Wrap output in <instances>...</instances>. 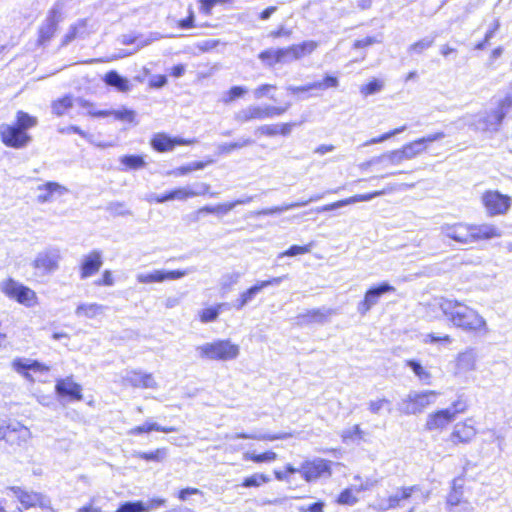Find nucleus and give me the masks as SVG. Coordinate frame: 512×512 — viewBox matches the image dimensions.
I'll use <instances>...</instances> for the list:
<instances>
[{
	"instance_id": "44",
	"label": "nucleus",
	"mask_w": 512,
	"mask_h": 512,
	"mask_svg": "<svg viewBox=\"0 0 512 512\" xmlns=\"http://www.w3.org/2000/svg\"><path fill=\"white\" fill-rule=\"evenodd\" d=\"M270 482V477L265 473H254L245 477L240 486L243 488H257Z\"/></svg>"
},
{
	"instance_id": "5",
	"label": "nucleus",
	"mask_w": 512,
	"mask_h": 512,
	"mask_svg": "<svg viewBox=\"0 0 512 512\" xmlns=\"http://www.w3.org/2000/svg\"><path fill=\"white\" fill-rule=\"evenodd\" d=\"M443 137V132H436L434 134L413 140L403 145L400 150L393 152L385 160L381 161V166L382 168H388L400 160L414 158L425 152L430 143L440 140Z\"/></svg>"
},
{
	"instance_id": "41",
	"label": "nucleus",
	"mask_w": 512,
	"mask_h": 512,
	"mask_svg": "<svg viewBox=\"0 0 512 512\" xmlns=\"http://www.w3.org/2000/svg\"><path fill=\"white\" fill-rule=\"evenodd\" d=\"M405 365L409 367L414 375L421 381L429 384L431 382L432 375L428 369H426L418 360L410 359L405 362Z\"/></svg>"
},
{
	"instance_id": "55",
	"label": "nucleus",
	"mask_w": 512,
	"mask_h": 512,
	"mask_svg": "<svg viewBox=\"0 0 512 512\" xmlns=\"http://www.w3.org/2000/svg\"><path fill=\"white\" fill-rule=\"evenodd\" d=\"M314 83L317 90L336 88L339 84L337 77L333 75H325L321 81H316Z\"/></svg>"
},
{
	"instance_id": "19",
	"label": "nucleus",
	"mask_w": 512,
	"mask_h": 512,
	"mask_svg": "<svg viewBox=\"0 0 512 512\" xmlns=\"http://www.w3.org/2000/svg\"><path fill=\"white\" fill-rule=\"evenodd\" d=\"M416 491V487H401L398 493L388 496L386 499L379 501L373 508L376 511L384 512L390 509H395L401 505L403 501L408 500Z\"/></svg>"
},
{
	"instance_id": "31",
	"label": "nucleus",
	"mask_w": 512,
	"mask_h": 512,
	"mask_svg": "<svg viewBox=\"0 0 512 512\" xmlns=\"http://www.w3.org/2000/svg\"><path fill=\"white\" fill-rule=\"evenodd\" d=\"M175 27L177 29H180V30H189V29H193V28H196V27L213 29V28H216L217 25L213 24L211 22H204V23H201V24H196L195 23V13H194L193 6L189 5L188 6V14H187V16L185 18H183V19L177 20L176 23H175Z\"/></svg>"
},
{
	"instance_id": "10",
	"label": "nucleus",
	"mask_w": 512,
	"mask_h": 512,
	"mask_svg": "<svg viewBox=\"0 0 512 512\" xmlns=\"http://www.w3.org/2000/svg\"><path fill=\"white\" fill-rule=\"evenodd\" d=\"M436 390H426L409 394L402 400L401 412L404 415H414L422 413L426 408L434 403L439 396Z\"/></svg>"
},
{
	"instance_id": "7",
	"label": "nucleus",
	"mask_w": 512,
	"mask_h": 512,
	"mask_svg": "<svg viewBox=\"0 0 512 512\" xmlns=\"http://www.w3.org/2000/svg\"><path fill=\"white\" fill-rule=\"evenodd\" d=\"M0 290L7 298L25 307H34L39 303L37 293L33 289L11 277L1 282Z\"/></svg>"
},
{
	"instance_id": "60",
	"label": "nucleus",
	"mask_w": 512,
	"mask_h": 512,
	"mask_svg": "<svg viewBox=\"0 0 512 512\" xmlns=\"http://www.w3.org/2000/svg\"><path fill=\"white\" fill-rule=\"evenodd\" d=\"M199 12L204 16H210L217 5L215 0H198Z\"/></svg>"
},
{
	"instance_id": "42",
	"label": "nucleus",
	"mask_w": 512,
	"mask_h": 512,
	"mask_svg": "<svg viewBox=\"0 0 512 512\" xmlns=\"http://www.w3.org/2000/svg\"><path fill=\"white\" fill-rule=\"evenodd\" d=\"M364 490V487L352 488L348 487L343 489L336 498V503L339 505H354L358 502L355 492Z\"/></svg>"
},
{
	"instance_id": "61",
	"label": "nucleus",
	"mask_w": 512,
	"mask_h": 512,
	"mask_svg": "<svg viewBox=\"0 0 512 512\" xmlns=\"http://www.w3.org/2000/svg\"><path fill=\"white\" fill-rule=\"evenodd\" d=\"M172 196L173 195H172V192L170 190V191H167V192L162 193V194H156V195L149 196L148 202L149 203H154V204H162V203H165V202H168V201H173Z\"/></svg>"
},
{
	"instance_id": "36",
	"label": "nucleus",
	"mask_w": 512,
	"mask_h": 512,
	"mask_svg": "<svg viewBox=\"0 0 512 512\" xmlns=\"http://www.w3.org/2000/svg\"><path fill=\"white\" fill-rule=\"evenodd\" d=\"M294 436L293 432H280V433H267L261 435H250L247 433H240L238 437L241 439H252L263 442H273L278 440H286Z\"/></svg>"
},
{
	"instance_id": "45",
	"label": "nucleus",
	"mask_w": 512,
	"mask_h": 512,
	"mask_svg": "<svg viewBox=\"0 0 512 512\" xmlns=\"http://www.w3.org/2000/svg\"><path fill=\"white\" fill-rule=\"evenodd\" d=\"M136 112L133 109L122 107L120 109H113L111 117L119 122L123 123H135L136 122Z\"/></svg>"
},
{
	"instance_id": "40",
	"label": "nucleus",
	"mask_w": 512,
	"mask_h": 512,
	"mask_svg": "<svg viewBox=\"0 0 512 512\" xmlns=\"http://www.w3.org/2000/svg\"><path fill=\"white\" fill-rule=\"evenodd\" d=\"M120 163L125 170H139L146 166L145 156L127 154L120 158Z\"/></svg>"
},
{
	"instance_id": "30",
	"label": "nucleus",
	"mask_w": 512,
	"mask_h": 512,
	"mask_svg": "<svg viewBox=\"0 0 512 512\" xmlns=\"http://www.w3.org/2000/svg\"><path fill=\"white\" fill-rule=\"evenodd\" d=\"M211 186L209 184H202L201 190L196 191L192 188L188 187H177L171 190L172 192V199L173 200H179V201H185L187 199L199 196V195H206L210 194Z\"/></svg>"
},
{
	"instance_id": "53",
	"label": "nucleus",
	"mask_w": 512,
	"mask_h": 512,
	"mask_svg": "<svg viewBox=\"0 0 512 512\" xmlns=\"http://www.w3.org/2000/svg\"><path fill=\"white\" fill-rule=\"evenodd\" d=\"M292 35H293V31L291 28H288L284 25H279L277 28L271 30L267 36L271 40H277L280 38L289 39L292 37Z\"/></svg>"
},
{
	"instance_id": "3",
	"label": "nucleus",
	"mask_w": 512,
	"mask_h": 512,
	"mask_svg": "<svg viewBox=\"0 0 512 512\" xmlns=\"http://www.w3.org/2000/svg\"><path fill=\"white\" fill-rule=\"evenodd\" d=\"M37 125L36 116L24 110H18L13 121L0 125V141L6 148L25 149L33 141L30 131Z\"/></svg>"
},
{
	"instance_id": "56",
	"label": "nucleus",
	"mask_w": 512,
	"mask_h": 512,
	"mask_svg": "<svg viewBox=\"0 0 512 512\" xmlns=\"http://www.w3.org/2000/svg\"><path fill=\"white\" fill-rule=\"evenodd\" d=\"M299 472V468L294 467L292 464H286L283 470H275L274 476L278 481H288L290 475Z\"/></svg>"
},
{
	"instance_id": "50",
	"label": "nucleus",
	"mask_w": 512,
	"mask_h": 512,
	"mask_svg": "<svg viewBox=\"0 0 512 512\" xmlns=\"http://www.w3.org/2000/svg\"><path fill=\"white\" fill-rule=\"evenodd\" d=\"M364 437V432L362 431L359 424L354 425L351 429L345 430L341 434V439L343 442H350L355 440H361Z\"/></svg>"
},
{
	"instance_id": "4",
	"label": "nucleus",
	"mask_w": 512,
	"mask_h": 512,
	"mask_svg": "<svg viewBox=\"0 0 512 512\" xmlns=\"http://www.w3.org/2000/svg\"><path fill=\"white\" fill-rule=\"evenodd\" d=\"M319 46L315 40H305L278 48H267L258 54L259 60L267 67H275L290 61L300 60L312 54Z\"/></svg>"
},
{
	"instance_id": "21",
	"label": "nucleus",
	"mask_w": 512,
	"mask_h": 512,
	"mask_svg": "<svg viewBox=\"0 0 512 512\" xmlns=\"http://www.w3.org/2000/svg\"><path fill=\"white\" fill-rule=\"evenodd\" d=\"M9 490L17 497L24 509L34 507L45 508L44 497L40 493L29 492L17 486H12Z\"/></svg>"
},
{
	"instance_id": "52",
	"label": "nucleus",
	"mask_w": 512,
	"mask_h": 512,
	"mask_svg": "<svg viewBox=\"0 0 512 512\" xmlns=\"http://www.w3.org/2000/svg\"><path fill=\"white\" fill-rule=\"evenodd\" d=\"M101 309L102 307L96 303L82 304L77 307L76 312L78 315H83L85 317H94L100 313Z\"/></svg>"
},
{
	"instance_id": "28",
	"label": "nucleus",
	"mask_w": 512,
	"mask_h": 512,
	"mask_svg": "<svg viewBox=\"0 0 512 512\" xmlns=\"http://www.w3.org/2000/svg\"><path fill=\"white\" fill-rule=\"evenodd\" d=\"M60 256L52 252L38 254L33 261V266L44 273H51L58 268Z\"/></svg>"
},
{
	"instance_id": "26",
	"label": "nucleus",
	"mask_w": 512,
	"mask_h": 512,
	"mask_svg": "<svg viewBox=\"0 0 512 512\" xmlns=\"http://www.w3.org/2000/svg\"><path fill=\"white\" fill-rule=\"evenodd\" d=\"M330 314V310L310 309L306 310L305 312L299 313L295 317V322L298 326L319 324L325 322Z\"/></svg>"
},
{
	"instance_id": "22",
	"label": "nucleus",
	"mask_w": 512,
	"mask_h": 512,
	"mask_svg": "<svg viewBox=\"0 0 512 512\" xmlns=\"http://www.w3.org/2000/svg\"><path fill=\"white\" fill-rule=\"evenodd\" d=\"M60 22V15L57 12H52L46 22L42 24L38 29L37 43L39 45H45L55 35L58 24Z\"/></svg>"
},
{
	"instance_id": "39",
	"label": "nucleus",
	"mask_w": 512,
	"mask_h": 512,
	"mask_svg": "<svg viewBox=\"0 0 512 512\" xmlns=\"http://www.w3.org/2000/svg\"><path fill=\"white\" fill-rule=\"evenodd\" d=\"M235 206V203H220L214 206H202L195 211V215L197 217L206 215V214H214V215H225L230 210H232Z\"/></svg>"
},
{
	"instance_id": "63",
	"label": "nucleus",
	"mask_w": 512,
	"mask_h": 512,
	"mask_svg": "<svg viewBox=\"0 0 512 512\" xmlns=\"http://www.w3.org/2000/svg\"><path fill=\"white\" fill-rule=\"evenodd\" d=\"M199 494H201V491L198 488L186 487V488H182L178 491L177 497L180 501H185L190 496L199 495Z\"/></svg>"
},
{
	"instance_id": "27",
	"label": "nucleus",
	"mask_w": 512,
	"mask_h": 512,
	"mask_svg": "<svg viewBox=\"0 0 512 512\" xmlns=\"http://www.w3.org/2000/svg\"><path fill=\"white\" fill-rule=\"evenodd\" d=\"M41 193L37 196L38 203H47L54 199L56 195H62L68 190L64 185L58 182L48 181L37 188Z\"/></svg>"
},
{
	"instance_id": "2",
	"label": "nucleus",
	"mask_w": 512,
	"mask_h": 512,
	"mask_svg": "<svg viewBox=\"0 0 512 512\" xmlns=\"http://www.w3.org/2000/svg\"><path fill=\"white\" fill-rule=\"evenodd\" d=\"M443 236L459 244L490 241L502 236L501 229L492 223L454 222L441 226Z\"/></svg>"
},
{
	"instance_id": "59",
	"label": "nucleus",
	"mask_w": 512,
	"mask_h": 512,
	"mask_svg": "<svg viewBox=\"0 0 512 512\" xmlns=\"http://www.w3.org/2000/svg\"><path fill=\"white\" fill-rule=\"evenodd\" d=\"M84 26H85L84 23H80L78 25L71 26L70 30L68 31V33L64 36V38L62 40V45H67L69 42H71L74 39H76L77 37H79L81 35L80 29L84 28Z\"/></svg>"
},
{
	"instance_id": "25",
	"label": "nucleus",
	"mask_w": 512,
	"mask_h": 512,
	"mask_svg": "<svg viewBox=\"0 0 512 512\" xmlns=\"http://www.w3.org/2000/svg\"><path fill=\"white\" fill-rule=\"evenodd\" d=\"M282 281L281 277H273L264 281H260L255 283L253 286L249 287L243 293L240 294L238 298L237 308L241 309L244 307L249 301L253 299V297L262 291L264 288L279 284Z\"/></svg>"
},
{
	"instance_id": "43",
	"label": "nucleus",
	"mask_w": 512,
	"mask_h": 512,
	"mask_svg": "<svg viewBox=\"0 0 512 512\" xmlns=\"http://www.w3.org/2000/svg\"><path fill=\"white\" fill-rule=\"evenodd\" d=\"M248 93V89L244 86H232L223 95L222 103L228 105L239 99L244 98Z\"/></svg>"
},
{
	"instance_id": "48",
	"label": "nucleus",
	"mask_w": 512,
	"mask_h": 512,
	"mask_svg": "<svg viewBox=\"0 0 512 512\" xmlns=\"http://www.w3.org/2000/svg\"><path fill=\"white\" fill-rule=\"evenodd\" d=\"M384 87V82L381 79L373 78L366 84L360 87V93L362 96L367 97L372 94L380 92Z\"/></svg>"
},
{
	"instance_id": "46",
	"label": "nucleus",
	"mask_w": 512,
	"mask_h": 512,
	"mask_svg": "<svg viewBox=\"0 0 512 512\" xmlns=\"http://www.w3.org/2000/svg\"><path fill=\"white\" fill-rule=\"evenodd\" d=\"M276 90H277L276 84L263 83L254 89L253 95L256 100H262L264 98L273 100L274 99L273 93Z\"/></svg>"
},
{
	"instance_id": "14",
	"label": "nucleus",
	"mask_w": 512,
	"mask_h": 512,
	"mask_svg": "<svg viewBox=\"0 0 512 512\" xmlns=\"http://www.w3.org/2000/svg\"><path fill=\"white\" fill-rule=\"evenodd\" d=\"M481 201L490 216L503 215L511 206V198L497 190H486L481 196Z\"/></svg>"
},
{
	"instance_id": "6",
	"label": "nucleus",
	"mask_w": 512,
	"mask_h": 512,
	"mask_svg": "<svg viewBox=\"0 0 512 512\" xmlns=\"http://www.w3.org/2000/svg\"><path fill=\"white\" fill-rule=\"evenodd\" d=\"M202 359L212 361H230L238 357L240 347L230 339H218L197 348Z\"/></svg>"
},
{
	"instance_id": "37",
	"label": "nucleus",
	"mask_w": 512,
	"mask_h": 512,
	"mask_svg": "<svg viewBox=\"0 0 512 512\" xmlns=\"http://www.w3.org/2000/svg\"><path fill=\"white\" fill-rule=\"evenodd\" d=\"M74 105V97L72 95H64L52 101V113L58 117L63 116Z\"/></svg>"
},
{
	"instance_id": "47",
	"label": "nucleus",
	"mask_w": 512,
	"mask_h": 512,
	"mask_svg": "<svg viewBox=\"0 0 512 512\" xmlns=\"http://www.w3.org/2000/svg\"><path fill=\"white\" fill-rule=\"evenodd\" d=\"M167 455V448L161 447L150 452H140L137 454V458L146 462H161Z\"/></svg>"
},
{
	"instance_id": "35",
	"label": "nucleus",
	"mask_w": 512,
	"mask_h": 512,
	"mask_svg": "<svg viewBox=\"0 0 512 512\" xmlns=\"http://www.w3.org/2000/svg\"><path fill=\"white\" fill-rule=\"evenodd\" d=\"M242 458L244 461H250L256 464L261 463H270L277 460L278 455L276 452L272 450H265L261 453H254L251 451H246L243 453Z\"/></svg>"
},
{
	"instance_id": "51",
	"label": "nucleus",
	"mask_w": 512,
	"mask_h": 512,
	"mask_svg": "<svg viewBox=\"0 0 512 512\" xmlns=\"http://www.w3.org/2000/svg\"><path fill=\"white\" fill-rule=\"evenodd\" d=\"M313 244H305V245H292L287 250L283 251L280 254V257H292L296 255H303L309 253L311 251Z\"/></svg>"
},
{
	"instance_id": "24",
	"label": "nucleus",
	"mask_w": 512,
	"mask_h": 512,
	"mask_svg": "<svg viewBox=\"0 0 512 512\" xmlns=\"http://www.w3.org/2000/svg\"><path fill=\"white\" fill-rule=\"evenodd\" d=\"M185 275H186V271H182V270H172V271H168V272H165L162 270H155L151 273L140 274V275H138L137 279H138V282H140V283L148 284V283H154V282H163L166 280H176V279L182 278Z\"/></svg>"
},
{
	"instance_id": "16",
	"label": "nucleus",
	"mask_w": 512,
	"mask_h": 512,
	"mask_svg": "<svg viewBox=\"0 0 512 512\" xmlns=\"http://www.w3.org/2000/svg\"><path fill=\"white\" fill-rule=\"evenodd\" d=\"M395 287L387 282H382L379 285L372 286L366 290L363 299L358 303L357 310L361 315H366L373 306H375L380 297L385 293H392Z\"/></svg>"
},
{
	"instance_id": "18",
	"label": "nucleus",
	"mask_w": 512,
	"mask_h": 512,
	"mask_svg": "<svg viewBox=\"0 0 512 512\" xmlns=\"http://www.w3.org/2000/svg\"><path fill=\"white\" fill-rule=\"evenodd\" d=\"M103 264L102 252L92 250L85 255L79 264V276L81 279H87L99 272Z\"/></svg>"
},
{
	"instance_id": "38",
	"label": "nucleus",
	"mask_w": 512,
	"mask_h": 512,
	"mask_svg": "<svg viewBox=\"0 0 512 512\" xmlns=\"http://www.w3.org/2000/svg\"><path fill=\"white\" fill-rule=\"evenodd\" d=\"M225 304L218 303L213 306H208L200 310L197 314V318L201 323H210L218 319Z\"/></svg>"
},
{
	"instance_id": "34",
	"label": "nucleus",
	"mask_w": 512,
	"mask_h": 512,
	"mask_svg": "<svg viewBox=\"0 0 512 512\" xmlns=\"http://www.w3.org/2000/svg\"><path fill=\"white\" fill-rule=\"evenodd\" d=\"M103 81L106 85L115 87L121 92H127L131 88L129 81L120 76L115 70L108 71L104 75Z\"/></svg>"
},
{
	"instance_id": "8",
	"label": "nucleus",
	"mask_w": 512,
	"mask_h": 512,
	"mask_svg": "<svg viewBox=\"0 0 512 512\" xmlns=\"http://www.w3.org/2000/svg\"><path fill=\"white\" fill-rule=\"evenodd\" d=\"M287 110L285 106L249 105L234 114V121L239 125L263 121L283 115Z\"/></svg>"
},
{
	"instance_id": "29",
	"label": "nucleus",
	"mask_w": 512,
	"mask_h": 512,
	"mask_svg": "<svg viewBox=\"0 0 512 512\" xmlns=\"http://www.w3.org/2000/svg\"><path fill=\"white\" fill-rule=\"evenodd\" d=\"M177 431H178V429L173 426L166 427V426H160L153 422H145L142 425L132 427L128 431V434L131 436H140V435L147 434L150 432L173 433V432H177Z\"/></svg>"
},
{
	"instance_id": "57",
	"label": "nucleus",
	"mask_w": 512,
	"mask_h": 512,
	"mask_svg": "<svg viewBox=\"0 0 512 512\" xmlns=\"http://www.w3.org/2000/svg\"><path fill=\"white\" fill-rule=\"evenodd\" d=\"M115 279L111 270H104L101 276L94 281L95 286L98 287H109L114 285Z\"/></svg>"
},
{
	"instance_id": "64",
	"label": "nucleus",
	"mask_w": 512,
	"mask_h": 512,
	"mask_svg": "<svg viewBox=\"0 0 512 512\" xmlns=\"http://www.w3.org/2000/svg\"><path fill=\"white\" fill-rule=\"evenodd\" d=\"M220 44L217 39H208L197 44V49L201 52H208L216 48Z\"/></svg>"
},
{
	"instance_id": "33",
	"label": "nucleus",
	"mask_w": 512,
	"mask_h": 512,
	"mask_svg": "<svg viewBox=\"0 0 512 512\" xmlns=\"http://www.w3.org/2000/svg\"><path fill=\"white\" fill-rule=\"evenodd\" d=\"M383 193H384L383 191H374V192L367 193V194H356V195L350 196L348 198L338 200V201L330 204L329 206H327L326 209H334V208H339L342 206L350 205V204H353L356 202L369 201V200L373 199L374 197L382 195Z\"/></svg>"
},
{
	"instance_id": "23",
	"label": "nucleus",
	"mask_w": 512,
	"mask_h": 512,
	"mask_svg": "<svg viewBox=\"0 0 512 512\" xmlns=\"http://www.w3.org/2000/svg\"><path fill=\"white\" fill-rule=\"evenodd\" d=\"M25 428L21 425H12L10 422L0 420V441L10 444H19L23 439Z\"/></svg>"
},
{
	"instance_id": "54",
	"label": "nucleus",
	"mask_w": 512,
	"mask_h": 512,
	"mask_svg": "<svg viewBox=\"0 0 512 512\" xmlns=\"http://www.w3.org/2000/svg\"><path fill=\"white\" fill-rule=\"evenodd\" d=\"M453 338L449 334L437 335L436 333H428L425 336L424 342L427 344H450Z\"/></svg>"
},
{
	"instance_id": "32",
	"label": "nucleus",
	"mask_w": 512,
	"mask_h": 512,
	"mask_svg": "<svg viewBox=\"0 0 512 512\" xmlns=\"http://www.w3.org/2000/svg\"><path fill=\"white\" fill-rule=\"evenodd\" d=\"M512 109V92L499 100L497 107L491 112L490 117L496 124H500L506 114Z\"/></svg>"
},
{
	"instance_id": "58",
	"label": "nucleus",
	"mask_w": 512,
	"mask_h": 512,
	"mask_svg": "<svg viewBox=\"0 0 512 512\" xmlns=\"http://www.w3.org/2000/svg\"><path fill=\"white\" fill-rule=\"evenodd\" d=\"M301 122H283V123H276V129H277V136H288L292 132L293 128L296 126H299Z\"/></svg>"
},
{
	"instance_id": "62",
	"label": "nucleus",
	"mask_w": 512,
	"mask_h": 512,
	"mask_svg": "<svg viewBox=\"0 0 512 512\" xmlns=\"http://www.w3.org/2000/svg\"><path fill=\"white\" fill-rule=\"evenodd\" d=\"M257 132L265 137H277L276 124H265L257 128Z\"/></svg>"
},
{
	"instance_id": "15",
	"label": "nucleus",
	"mask_w": 512,
	"mask_h": 512,
	"mask_svg": "<svg viewBox=\"0 0 512 512\" xmlns=\"http://www.w3.org/2000/svg\"><path fill=\"white\" fill-rule=\"evenodd\" d=\"M55 393L71 402H79L84 398L81 384L77 383L72 375L56 380Z\"/></svg>"
},
{
	"instance_id": "49",
	"label": "nucleus",
	"mask_w": 512,
	"mask_h": 512,
	"mask_svg": "<svg viewBox=\"0 0 512 512\" xmlns=\"http://www.w3.org/2000/svg\"><path fill=\"white\" fill-rule=\"evenodd\" d=\"M468 408L469 405L466 398L464 396H459L451 403L448 409L450 414L453 415V419L455 420L458 415L467 412Z\"/></svg>"
},
{
	"instance_id": "1",
	"label": "nucleus",
	"mask_w": 512,
	"mask_h": 512,
	"mask_svg": "<svg viewBox=\"0 0 512 512\" xmlns=\"http://www.w3.org/2000/svg\"><path fill=\"white\" fill-rule=\"evenodd\" d=\"M439 308L447 321L468 334L484 335L488 332L486 320L478 311L463 302L443 299Z\"/></svg>"
},
{
	"instance_id": "9",
	"label": "nucleus",
	"mask_w": 512,
	"mask_h": 512,
	"mask_svg": "<svg viewBox=\"0 0 512 512\" xmlns=\"http://www.w3.org/2000/svg\"><path fill=\"white\" fill-rule=\"evenodd\" d=\"M334 463L324 458H312L304 460L299 473L302 479L307 483L317 482L320 479H328L333 474Z\"/></svg>"
},
{
	"instance_id": "13",
	"label": "nucleus",
	"mask_w": 512,
	"mask_h": 512,
	"mask_svg": "<svg viewBox=\"0 0 512 512\" xmlns=\"http://www.w3.org/2000/svg\"><path fill=\"white\" fill-rule=\"evenodd\" d=\"M11 366L18 374L30 383H34L42 375L50 372L51 367L37 360H25L23 358H15L11 362Z\"/></svg>"
},
{
	"instance_id": "11",
	"label": "nucleus",
	"mask_w": 512,
	"mask_h": 512,
	"mask_svg": "<svg viewBox=\"0 0 512 512\" xmlns=\"http://www.w3.org/2000/svg\"><path fill=\"white\" fill-rule=\"evenodd\" d=\"M197 143L195 138H183L171 136L166 132L154 133L149 140V145L157 153L172 152L179 146H192Z\"/></svg>"
},
{
	"instance_id": "17",
	"label": "nucleus",
	"mask_w": 512,
	"mask_h": 512,
	"mask_svg": "<svg viewBox=\"0 0 512 512\" xmlns=\"http://www.w3.org/2000/svg\"><path fill=\"white\" fill-rule=\"evenodd\" d=\"M454 421L449 409L441 408L429 413L424 428L429 432H442Z\"/></svg>"
},
{
	"instance_id": "20",
	"label": "nucleus",
	"mask_w": 512,
	"mask_h": 512,
	"mask_svg": "<svg viewBox=\"0 0 512 512\" xmlns=\"http://www.w3.org/2000/svg\"><path fill=\"white\" fill-rule=\"evenodd\" d=\"M124 381L132 388L154 389L157 387V382L152 373L136 369L129 371Z\"/></svg>"
},
{
	"instance_id": "12",
	"label": "nucleus",
	"mask_w": 512,
	"mask_h": 512,
	"mask_svg": "<svg viewBox=\"0 0 512 512\" xmlns=\"http://www.w3.org/2000/svg\"><path fill=\"white\" fill-rule=\"evenodd\" d=\"M477 433L476 421L472 417H467L454 425L447 441L454 447L467 445L475 439Z\"/></svg>"
}]
</instances>
